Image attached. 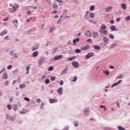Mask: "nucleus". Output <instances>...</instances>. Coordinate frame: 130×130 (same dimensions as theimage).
<instances>
[{"instance_id": "1", "label": "nucleus", "mask_w": 130, "mask_h": 130, "mask_svg": "<svg viewBox=\"0 0 130 130\" xmlns=\"http://www.w3.org/2000/svg\"><path fill=\"white\" fill-rule=\"evenodd\" d=\"M9 7L11 8H8V11L11 14L15 13L20 8V6L17 3H14L13 5L11 3L9 4Z\"/></svg>"}, {"instance_id": "2", "label": "nucleus", "mask_w": 130, "mask_h": 130, "mask_svg": "<svg viewBox=\"0 0 130 130\" xmlns=\"http://www.w3.org/2000/svg\"><path fill=\"white\" fill-rule=\"evenodd\" d=\"M101 37H103L104 35L107 34V30L106 29H100L99 31Z\"/></svg>"}, {"instance_id": "3", "label": "nucleus", "mask_w": 130, "mask_h": 130, "mask_svg": "<svg viewBox=\"0 0 130 130\" xmlns=\"http://www.w3.org/2000/svg\"><path fill=\"white\" fill-rule=\"evenodd\" d=\"M6 117L7 119H9L10 121H14L16 119V118L14 116H11L9 114H6Z\"/></svg>"}, {"instance_id": "4", "label": "nucleus", "mask_w": 130, "mask_h": 130, "mask_svg": "<svg viewBox=\"0 0 130 130\" xmlns=\"http://www.w3.org/2000/svg\"><path fill=\"white\" fill-rule=\"evenodd\" d=\"M95 54L94 53V52H89L88 53L87 55H86L85 56V58L86 59H89V58L94 56V55Z\"/></svg>"}, {"instance_id": "5", "label": "nucleus", "mask_w": 130, "mask_h": 130, "mask_svg": "<svg viewBox=\"0 0 130 130\" xmlns=\"http://www.w3.org/2000/svg\"><path fill=\"white\" fill-rule=\"evenodd\" d=\"M84 35L87 37H92V33L91 31H90V30H86L85 32Z\"/></svg>"}, {"instance_id": "6", "label": "nucleus", "mask_w": 130, "mask_h": 130, "mask_svg": "<svg viewBox=\"0 0 130 130\" xmlns=\"http://www.w3.org/2000/svg\"><path fill=\"white\" fill-rule=\"evenodd\" d=\"M80 41V38H77L76 39H73V45L76 46L77 45V42H79Z\"/></svg>"}, {"instance_id": "7", "label": "nucleus", "mask_w": 130, "mask_h": 130, "mask_svg": "<svg viewBox=\"0 0 130 130\" xmlns=\"http://www.w3.org/2000/svg\"><path fill=\"white\" fill-rule=\"evenodd\" d=\"M72 65L73 66L74 68H76V69H78L79 66V62L76 61L72 62Z\"/></svg>"}, {"instance_id": "8", "label": "nucleus", "mask_w": 130, "mask_h": 130, "mask_svg": "<svg viewBox=\"0 0 130 130\" xmlns=\"http://www.w3.org/2000/svg\"><path fill=\"white\" fill-rule=\"evenodd\" d=\"M12 23L14 24L15 27L17 28L18 27V25L19 24V22H18L17 19H14L12 20Z\"/></svg>"}, {"instance_id": "9", "label": "nucleus", "mask_w": 130, "mask_h": 130, "mask_svg": "<svg viewBox=\"0 0 130 130\" xmlns=\"http://www.w3.org/2000/svg\"><path fill=\"white\" fill-rule=\"evenodd\" d=\"M90 48V45H87L86 46H84L82 47L81 49V50H83V51H85V50H87V49H89Z\"/></svg>"}, {"instance_id": "10", "label": "nucleus", "mask_w": 130, "mask_h": 130, "mask_svg": "<svg viewBox=\"0 0 130 130\" xmlns=\"http://www.w3.org/2000/svg\"><path fill=\"white\" fill-rule=\"evenodd\" d=\"M38 54H39V52L36 51L32 53L31 56V57H36L37 56H38Z\"/></svg>"}, {"instance_id": "11", "label": "nucleus", "mask_w": 130, "mask_h": 130, "mask_svg": "<svg viewBox=\"0 0 130 130\" xmlns=\"http://www.w3.org/2000/svg\"><path fill=\"white\" fill-rule=\"evenodd\" d=\"M63 57V56L62 55H58L57 56H56L54 59V60H58V59H60L61 58H62Z\"/></svg>"}, {"instance_id": "12", "label": "nucleus", "mask_w": 130, "mask_h": 130, "mask_svg": "<svg viewBox=\"0 0 130 130\" xmlns=\"http://www.w3.org/2000/svg\"><path fill=\"white\" fill-rule=\"evenodd\" d=\"M49 103H51V104H52V103H56V102H57V99H50L49 100Z\"/></svg>"}, {"instance_id": "13", "label": "nucleus", "mask_w": 130, "mask_h": 130, "mask_svg": "<svg viewBox=\"0 0 130 130\" xmlns=\"http://www.w3.org/2000/svg\"><path fill=\"white\" fill-rule=\"evenodd\" d=\"M122 82V80H120L118 82H116L112 84L111 86V88H113L114 87H116V86H117L119 84H120Z\"/></svg>"}, {"instance_id": "14", "label": "nucleus", "mask_w": 130, "mask_h": 130, "mask_svg": "<svg viewBox=\"0 0 130 130\" xmlns=\"http://www.w3.org/2000/svg\"><path fill=\"white\" fill-rule=\"evenodd\" d=\"M105 10L106 13H109V12H111V10H112V7L110 6L106 7Z\"/></svg>"}, {"instance_id": "15", "label": "nucleus", "mask_w": 130, "mask_h": 130, "mask_svg": "<svg viewBox=\"0 0 130 130\" xmlns=\"http://www.w3.org/2000/svg\"><path fill=\"white\" fill-rule=\"evenodd\" d=\"M45 61V60L43 58H41L38 60V63L39 66H41L42 64V63L44 62Z\"/></svg>"}, {"instance_id": "16", "label": "nucleus", "mask_w": 130, "mask_h": 130, "mask_svg": "<svg viewBox=\"0 0 130 130\" xmlns=\"http://www.w3.org/2000/svg\"><path fill=\"white\" fill-rule=\"evenodd\" d=\"M107 27L106 25L104 24H103L101 25L100 28V30H106Z\"/></svg>"}, {"instance_id": "17", "label": "nucleus", "mask_w": 130, "mask_h": 130, "mask_svg": "<svg viewBox=\"0 0 130 130\" xmlns=\"http://www.w3.org/2000/svg\"><path fill=\"white\" fill-rule=\"evenodd\" d=\"M8 34V30L6 29L3 30L1 33H0V36H4V35H6Z\"/></svg>"}, {"instance_id": "18", "label": "nucleus", "mask_w": 130, "mask_h": 130, "mask_svg": "<svg viewBox=\"0 0 130 130\" xmlns=\"http://www.w3.org/2000/svg\"><path fill=\"white\" fill-rule=\"evenodd\" d=\"M89 11H86L85 14L84 15V18L85 19V20H89Z\"/></svg>"}, {"instance_id": "19", "label": "nucleus", "mask_w": 130, "mask_h": 130, "mask_svg": "<svg viewBox=\"0 0 130 130\" xmlns=\"http://www.w3.org/2000/svg\"><path fill=\"white\" fill-rule=\"evenodd\" d=\"M121 8L122 9V10L125 11V10H126V5H125L124 3H122L121 4Z\"/></svg>"}, {"instance_id": "20", "label": "nucleus", "mask_w": 130, "mask_h": 130, "mask_svg": "<svg viewBox=\"0 0 130 130\" xmlns=\"http://www.w3.org/2000/svg\"><path fill=\"white\" fill-rule=\"evenodd\" d=\"M57 92L59 95H61L62 94V87H59L57 90Z\"/></svg>"}, {"instance_id": "21", "label": "nucleus", "mask_w": 130, "mask_h": 130, "mask_svg": "<svg viewBox=\"0 0 130 130\" xmlns=\"http://www.w3.org/2000/svg\"><path fill=\"white\" fill-rule=\"evenodd\" d=\"M10 53L14 58H18V55H17V53H15L14 54H13V53H14V51H11Z\"/></svg>"}, {"instance_id": "22", "label": "nucleus", "mask_w": 130, "mask_h": 130, "mask_svg": "<svg viewBox=\"0 0 130 130\" xmlns=\"http://www.w3.org/2000/svg\"><path fill=\"white\" fill-rule=\"evenodd\" d=\"M103 40L105 43H107L108 42H109V39L107 38L106 37H104L103 39Z\"/></svg>"}, {"instance_id": "23", "label": "nucleus", "mask_w": 130, "mask_h": 130, "mask_svg": "<svg viewBox=\"0 0 130 130\" xmlns=\"http://www.w3.org/2000/svg\"><path fill=\"white\" fill-rule=\"evenodd\" d=\"M30 69H31L30 66H27L26 67V73H25L26 75H28V74H29V71H30Z\"/></svg>"}, {"instance_id": "24", "label": "nucleus", "mask_w": 130, "mask_h": 130, "mask_svg": "<svg viewBox=\"0 0 130 130\" xmlns=\"http://www.w3.org/2000/svg\"><path fill=\"white\" fill-rule=\"evenodd\" d=\"M4 80L8 79V73H5L3 74Z\"/></svg>"}, {"instance_id": "25", "label": "nucleus", "mask_w": 130, "mask_h": 130, "mask_svg": "<svg viewBox=\"0 0 130 130\" xmlns=\"http://www.w3.org/2000/svg\"><path fill=\"white\" fill-rule=\"evenodd\" d=\"M68 68H65L64 70H63L61 73V75H64V74H66V73H67V72H68Z\"/></svg>"}, {"instance_id": "26", "label": "nucleus", "mask_w": 130, "mask_h": 130, "mask_svg": "<svg viewBox=\"0 0 130 130\" xmlns=\"http://www.w3.org/2000/svg\"><path fill=\"white\" fill-rule=\"evenodd\" d=\"M89 17L91 19H93L95 17V14L93 12H90Z\"/></svg>"}, {"instance_id": "27", "label": "nucleus", "mask_w": 130, "mask_h": 130, "mask_svg": "<svg viewBox=\"0 0 130 130\" xmlns=\"http://www.w3.org/2000/svg\"><path fill=\"white\" fill-rule=\"evenodd\" d=\"M110 29L111 31H115V29H116V27L114 25H112L110 26Z\"/></svg>"}, {"instance_id": "28", "label": "nucleus", "mask_w": 130, "mask_h": 130, "mask_svg": "<svg viewBox=\"0 0 130 130\" xmlns=\"http://www.w3.org/2000/svg\"><path fill=\"white\" fill-rule=\"evenodd\" d=\"M93 48L94 49H96V50H100L101 48L100 47V46H99L98 45H95L93 46Z\"/></svg>"}, {"instance_id": "29", "label": "nucleus", "mask_w": 130, "mask_h": 130, "mask_svg": "<svg viewBox=\"0 0 130 130\" xmlns=\"http://www.w3.org/2000/svg\"><path fill=\"white\" fill-rule=\"evenodd\" d=\"M97 36H98V32L97 31H94L93 33V37L94 38H96L97 37Z\"/></svg>"}, {"instance_id": "30", "label": "nucleus", "mask_w": 130, "mask_h": 130, "mask_svg": "<svg viewBox=\"0 0 130 130\" xmlns=\"http://www.w3.org/2000/svg\"><path fill=\"white\" fill-rule=\"evenodd\" d=\"M56 51H57V47H55L52 50V54H54V53H55Z\"/></svg>"}, {"instance_id": "31", "label": "nucleus", "mask_w": 130, "mask_h": 130, "mask_svg": "<svg viewBox=\"0 0 130 130\" xmlns=\"http://www.w3.org/2000/svg\"><path fill=\"white\" fill-rule=\"evenodd\" d=\"M56 28L54 27L50 28V31L49 33H51V32H53L54 30H55Z\"/></svg>"}, {"instance_id": "32", "label": "nucleus", "mask_w": 130, "mask_h": 130, "mask_svg": "<svg viewBox=\"0 0 130 130\" xmlns=\"http://www.w3.org/2000/svg\"><path fill=\"white\" fill-rule=\"evenodd\" d=\"M13 108L14 111H17V110H18V106L15 105V106H14Z\"/></svg>"}, {"instance_id": "33", "label": "nucleus", "mask_w": 130, "mask_h": 130, "mask_svg": "<svg viewBox=\"0 0 130 130\" xmlns=\"http://www.w3.org/2000/svg\"><path fill=\"white\" fill-rule=\"evenodd\" d=\"M26 85L25 84H21L19 85L20 89H23L24 88H25Z\"/></svg>"}, {"instance_id": "34", "label": "nucleus", "mask_w": 130, "mask_h": 130, "mask_svg": "<svg viewBox=\"0 0 130 130\" xmlns=\"http://www.w3.org/2000/svg\"><path fill=\"white\" fill-rule=\"evenodd\" d=\"M100 108H104V111H106V110H107V108H106V107L105 106H103V105H101V106H100Z\"/></svg>"}, {"instance_id": "35", "label": "nucleus", "mask_w": 130, "mask_h": 130, "mask_svg": "<svg viewBox=\"0 0 130 130\" xmlns=\"http://www.w3.org/2000/svg\"><path fill=\"white\" fill-rule=\"evenodd\" d=\"M109 37H110V39H114V36L111 34L109 35Z\"/></svg>"}, {"instance_id": "36", "label": "nucleus", "mask_w": 130, "mask_h": 130, "mask_svg": "<svg viewBox=\"0 0 130 130\" xmlns=\"http://www.w3.org/2000/svg\"><path fill=\"white\" fill-rule=\"evenodd\" d=\"M95 10V6L94 5H92L90 7V11H94Z\"/></svg>"}, {"instance_id": "37", "label": "nucleus", "mask_w": 130, "mask_h": 130, "mask_svg": "<svg viewBox=\"0 0 130 130\" xmlns=\"http://www.w3.org/2000/svg\"><path fill=\"white\" fill-rule=\"evenodd\" d=\"M122 78H123V75H122V74H120L116 77V79H122Z\"/></svg>"}, {"instance_id": "38", "label": "nucleus", "mask_w": 130, "mask_h": 130, "mask_svg": "<svg viewBox=\"0 0 130 130\" xmlns=\"http://www.w3.org/2000/svg\"><path fill=\"white\" fill-rule=\"evenodd\" d=\"M53 9H57L58 6L56 4H52Z\"/></svg>"}, {"instance_id": "39", "label": "nucleus", "mask_w": 130, "mask_h": 130, "mask_svg": "<svg viewBox=\"0 0 130 130\" xmlns=\"http://www.w3.org/2000/svg\"><path fill=\"white\" fill-rule=\"evenodd\" d=\"M6 68H3V69L1 70V71H0V75H1V74H3V73H4V72H6Z\"/></svg>"}, {"instance_id": "40", "label": "nucleus", "mask_w": 130, "mask_h": 130, "mask_svg": "<svg viewBox=\"0 0 130 130\" xmlns=\"http://www.w3.org/2000/svg\"><path fill=\"white\" fill-rule=\"evenodd\" d=\"M117 128H118V129H119V130H125V129L124 128H123V127H121V126H118L117 127Z\"/></svg>"}, {"instance_id": "41", "label": "nucleus", "mask_w": 130, "mask_h": 130, "mask_svg": "<svg viewBox=\"0 0 130 130\" xmlns=\"http://www.w3.org/2000/svg\"><path fill=\"white\" fill-rule=\"evenodd\" d=\"M48 70L49 72H51L52 71H53V67H52V66L48 68Z\"/></svg>"}, {"instance_id": "42", "label": "nucleus", "mask_w": 130, "mask_h": 130, "mask_svg": "<svg viewBox=\"0 0 130 130\" xmlns=\"http://www.w3.org/2000/svg\"><path fill=\"white\" fill-rule=\"evenodd\" d=\"M55 79H56V77L54 76H53L50 78V81H51V82H53V81L55 80Z\"/></svg>"}, {"instance_id": "43", "label": "nucleus", "mask_w": 130, "mask_h": 130, "mask_svg": "<svg viewBox=\"0 0 130 130\" xmlns=\"http://www.w3.org/2000/svg\"><path fill=\"white\" fill-rule=\"evenodd\" d=\"M81 49H77L75 50V52L76 53H80V52H81Z\"/></svg>"}, {"instance_id": "44", "label": "nucleus", "mask_w": 130, "mask_h": 130, "mask_svg": "<svg viewBox=\"0 0 130 130\" xmlns=\"http://www.w3.org/2000/svg\"><path fill=\"white\" fill-rule=\"evenodd\" d=\"M75 58H76V57H72L69 58L68 59V60H69V61H72V60H74V59H75Z\"/></svg>"}, {"instance_id": "45", "label": "nucleus", "mask_w": 130, "mask_h": 130, "mask_svg": "<svg viewBox=\"0 0 130 130\" xmlns=\"http://www.w3.org/2000/svg\"><path fill=\"white\" fill-rule=\"evenodd\" d=\"M7 108H8L9 110H12V106L11 105H8Z\"/></svg>"}, {"instance_id": "46", "label": "nucleus", "mask_w": 130, "mask_h": 130, "mask_svg": "<svg viewBox=\"0 0 130 130\" xmlns=\"http://www.w3.org/2000/svg\"><path fill=\"white\" fill-rule=\"evenodd\" d=\"M37 103H40L41 102V99H37L36 100Z\"/></svg>"}, {"instance_id": "47", "label": "nucleus", "mask_w": 130, "mask_h": 130, "mask_svg": "<svg viewBox=\"0 0 130 130\" xmlns=\"http://www.w3.org/2000/svg\"><path fill=\"white\" fill-rule=\"evenodd\" d=\"M24 100H25V101H28V102H29V101H30V99H29V98H27V97H25V98H24Z\"/></svg>"}, {"instance_id": "48", "label": "nucleus", "mask_w": 130, "mask_h": 130, "mask_svg": "<svg viewBox=\"0 0 130 130\" xmlns=\"http://www.w3.org/2000/svg\"><path fill=\"white\" fill-rule=\"evenodd\" d=\"M45 104L43 102H42V104H41V109H42L43 108V106H44Z\"/></svg>"}, {"instance_id": "49", "label": "nucleus", "mask_w": 130, "mask_h": 130, "mask_svg": "<svg viewBox=\"0 0 130 130\" xmlns=\"http://www.w3.org/2000/svg\"><path fill=\"white\" fill-rule=\"evenodd\" d=\"M30 20H32V17H29V18L27 19L26 22H27V23H30Z\"/></svg>"}, {"instance_id": "50", "label": "nucleus", "mask_w": 130, "mask_h": 130, "mask_svg": "<svg viewBox=\"0 0 130 130\" xmlns=\"http://www.w3.org/2000/svg\"><path fill=\"white\" fill-rule=\"evenodd\" d=\"M45 82L47 84H49V79H46Z\"/></svg>"}, {"instance_id": "51", "label": "nucleus", "mask_w": 130, "mask_h": 130, "mask_svg": "<svg viewBox=\"0 0 130 130\" xmlns=\"http://www.w3.org/2000/svg\"><path fill=\"white\" fill-rule=\"evenodd\" d=\"M61 18H59L58 21H57V24H60V23H61Z\"/></svg>"}, {"instance_id": "52", "label": "nucleus", "mask_w": 130, "mask_h": 130, "mask_svg": "<svg viewBox=\"0 0 130 130\" xmlns=\"http://www.w3.org/2000/svg\"><path fill=\"white\" fill-rule=\"evenodd\" d=\"M87 42H88L89 43H92V39H88L87 40Z\"/></svg>"}, {"instance_id": "53", "label": "nucleus", "mask_w": 130, "mask_h": 130, "mask_svg": "<svg viewBox=\"0 0 130 130\" xmlns=\"http://www.w3.org/2000/svg\"><path fill=\"white\" fill-rule=\"evenodd\" d=\"M12 68H13V66H12V65H10L7 67L8 70H11V69H12Z\"/></svg>"}, {"instance_id": "54", "label": "nucleus", "mask_w": 130, "mask_h": 130, "mask_svg": "<svg viewBox=\"0 0 130 130\" xmlns=\"http://www.w3.org/2000/svg\"><path fill=\"white\" fill-rule=\"evenodd\" d=\"M125 19H126V20L127 21H129V20H130V17H129V16H126V17H125Z\"/></svg>"}, {"instance_id": "55", "label": "nucleus", "mask_w": 130, "mask_h": 130, "mask_svg": "<svg viewBox=\"0 0 130 130\" xmlns=\"http://www.w3.org/2000/svg\"><path fill=\"white\" fill-rule=\"evenodd\" d=\"M9 20V17H6V18L3 19V21L6 22V21H8Z\"/></svg>"}, {"instance_id": "56", "label": "nucleus", "mask_w": 130, "mask_h": 130, "mask_svg": "<svg viewBox=\"0 0 130 130\" xmlns=\"http://www.w3.org/2000/svg\"><path fill=\"white\" fill-rule=\"evenodd\" d=\"M5 84H6V86H9V84H10L9 83V81L7 80L5 82Z\"/></svg>"}, {"instance_id": "57", "label": "nucleus", "mask_w": 130, "mask_h": 130, "mask_svg": "<svg viewBox=\"0 0 130 130\" xmlns=\"http://www.w3.org/2000/svg\"><path fill=\"white\" fill-rule=\"evenodd\" d=\"M104 74L106 75V76H108L109 75V71H105Z\"/></svg>"}, {"instance_id": "58", "label": "nucleus", "mask_w": 130, "mask_h": 130, "mask_svg": "<svg viewBox=\"0 0 130 130\" xmlns=\"http://www.w3.org/2000/svg\"><path fill=\"white\" fill-rule=\"evenodd\" d=\"M9 37H10L9 36H6L4 39H5L6 40H9Z\"/></svg>"}, {"instance_id": "59", "label": "nucleus", "mask_w": 130, "mask_h": 130, "mask_svg": "<svg viewBox=\"0 0 130 130\" xmlns=\"http://www.w3.org/2000/svg\"><path fill=\"white\" fill-rule=\"evenodd\" d=\"M59 84L60 86H62L63 85V81L62 80L60 81Z\"/></svg>"}, {"instance_id": "60", "label": "nucleus", "mask_w": 130, "mask_h": 130, "mask_svg": "<svg viewBox=\"0 0 130 130\" xmlns=\"http://www.w3.org/2000/svg\"><path fill=\"white\" fill-rule=\"evenodd\" d=\"M78 122H75V123H74V126H75V127H77V126H78Z\"/></svg>"}, {"instance_id": "61", "label": "nucleus", "mask_w": 130, "mask_h": 130, "mask_svg": "<svg viewBox=\"0 0 130 130\" xmlns=\"http://www.w3.org/2000/svg\"><path fill=\"white\" fill-rule=\"evenodd\" d=\"M36 49H37V48H35V47L31 48L32 51H34V50H36Z\"/></svg>"}, {"instance_id": "62", "label": "nucleus", "mask_w": 130, "mask_h": 130, "mask_svg": "<svg viewBox=\"0 0 130 130\" xmlns=\"http://www.w3.org/2000/svg\"><path fill=\"white\" fill-rule=\"evenodd\" d=\"M46 76H45V75H43V76H42V80H43V79H46Z\"/></svg>"}, {"instance_id": "63", "label": "nucleus", "mask_w": 130, "mask_h": 130, "mask_svg": "<svg viewBox=\"0 0 130 130\" xmlns=\"http://www.w3.org/2000/svg\"><path fill=\"white\" fill-rule=\"evenodd\" d=\"M13 100H14V99H13V98H11L9 99L10 102H13Z\"/></svg>"}, {"instance_id": "64", "label": "nucleus", "mask_w": 130, "mask_h": 130, "mask_svg": "<svg viewBox=\"0 0 130 130\" xmlns=\"http://www.w3.org/2000/svg\"><path fill=\"white\" fill-rule=\"evenodd\" d=\"M77 79H78V78L77 77H76L73 80V82H76V81H77Z\"/></svg>"}]
</instances>
